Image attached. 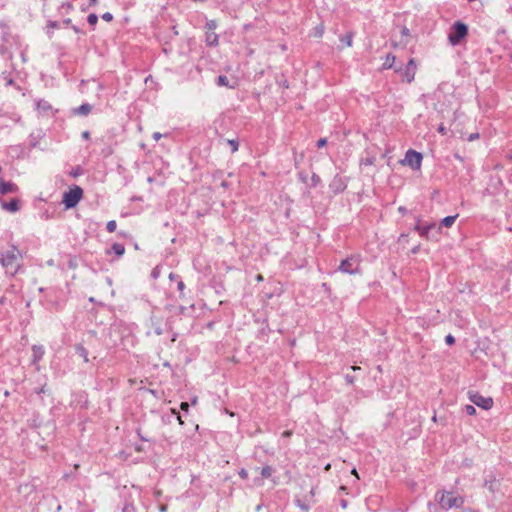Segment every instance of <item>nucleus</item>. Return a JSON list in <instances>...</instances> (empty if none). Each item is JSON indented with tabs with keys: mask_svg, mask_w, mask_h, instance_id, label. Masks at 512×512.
<instances>
[{
	"mask_svg": "<svg viewBox=\"0 0 512 512\" xmlns=\"http://www.w3.org/2000/svg\"><path fill=\"white\" fill-rule=\"evenodd\" d=\"M408 33V29L407 28H404L403 29V34H407Z\"/></svg>",
	"mask_w": 512,
	"mask_h": 512,
	"instance_id": "nucleus-56",
	"label": "nucleus"
},
{
	"mask_svg": "<svg viewBox=\"0 0 512 512\" xmlns=\"http://www.w3.org/2000/svg\"><path fill=\"white\" fill-rule=\"evenodd\" d=\"M89 137H90V133H89V131H84V132L82 133V138H83V139H86V140H87V139H89Z\"/></svg>",
	"mask_w": 512,
	"mask_h": 512,
	"instance_id": "nucleus-44",
	"label": "nucleus"
},
{
	"mask_svg": "<svg viewBox=\"0 0 512 512\" xmlns=\"http://www.w3.org/2000/svg\"><path fill=\"white\" fill-rule=\"evenodd\" d=\"M180 408L183 410V411H188V408H189V404L187 402H182L181 405H180Z\"/></svg>",
	"mask_w": 512,
	"mask_h": 512,
	"instance_id": "nucleus-41",
	"label": "nucleus"
},
{
	"mask_svg": "<svg viewBox=\"0 0 512 512\" xmlns=\"http://www.w3.org/2000/svg\"><path fill=\"white\" fill-rule=\"evenodd\" d=\"M22 254L20 250L11 245L7 248H0V265L5 269V272L14 276L21 268Z\"/></svg>",
	"mask_w": 512,
	"mask_h": 512,
	"instance_id": "nucleus-1",
	"label": "nucleus"
},
{
	"mask_svg": "<svg viewBox=\"0 0 512 512\" xmlns=\"http://www.w3.org/2000/svg\"><path fill=\"white\" fill-rule=\"evenodd\" d=\"M297 504H298V506H299L302 510H304V511H308V510H309V506H308V505H306V504H302L299 500L297 501Z\"/></svg>",
	"mask_w": 512,
	"mask_h": 512,
	"instance_id": "nucleus-39",
	"label": "nucleus"
},
{
	"mask_svg": "<svg viewBox=\"0 0 512 512\" xmlns=\"http://www.w3.org/2000/svg\"><path fill=\"white\" fill-rule=\"evenodd\" d=\"M469 399L473 404L485 410H489L493 406L492 398L484 397L479 393H469Z\"/></svg>",
	"mask_w": 512,
	"mask_h": 512,
	"instance_id": "nucleus-8",
	"label": "nucleus"
},
{
	"mask_svg": "<svg viewBox=\"0 0 512 512\" xmlns=\"http://www.w3.org/2000/svg\"><path fill=\"white\" fill-rule=\"evenodd\" d=\"M173 413L176 415L177 419L179 420L180 424H182V420H181V417L179 415V413H177L175 410H173Z\"/></svg>",
	"mask_w": 512,
	"mask_h": 512,
	"instance_id": "nucleus-46",
	"label": "nucleus"
},
{
	"mask_svg": "<svg viewBox=\"0 0 512 512\" xmlns=\"http://www.w3.org/2000/svg\"><path fill=\"white\" fill-rule=\"evenodd\" d=\"M467 33V25L460 21H457L453 24L451 32L448 35L449 42L452 45H457L467 35Z\"/></svg>",
	"mask_w": 512,
	"mask_h": 512,
	"instance_id": "nucleus-5",
	"label": "nucleus"
},
{
	"mask_svg": "<svg viewBox=\"0 0 512 512\" xmlns=\"http://www.w3.org/2000/svg\"><path fill=\"white\" fill-rule=\"evenodd\" d=\"M164 332V325L162 321H160L156 317H151V328L147 332L148 335L154 334V335H162Z\"/></svg>",
	"mask_w": 512,
	"mask_h": 512,
	"instance_id": "nucleus-11",
	"label": "nucleus"
},
{
	"mask_svg": "<svg viewBox=\"0 0 512 512\" xmlns=\"http://www.w3.org/2000/svg\"><path fill=\"white\" fill-rule=\"evenodd\" d=\"M44 355V348L40 345H34L32 347V362L33 364H36L39 362Z\"/></svg>",
	"mask_w": 512,
	"mask_h": 512,
	"instance_id": "nucleus-15",
	"label": "nucleus"
},
{
	"mask_svg": "<svg viewBox=\"0 0 512 512\" xmlns=\"http://www.w3.org/2000/svg\"><path fill=\"white\" fill-rule=\"evenodd\" d=\"M111 250L118 256H122L125 252V247L120 243H114L111 246Z\"/></svg>",
	"mask_w": 512,
	"mask_h": 512,
	"instance_id": "nucleus-22",
	"label": "nucleus"
},
{
	"mask_svg": "<svg viewBox=\"0 0 512 512\" xmlns=\"http://www.w3.org/2000/svg\"><path fill=\"white\" fill-rule=\"evenodd\" d=\"M18 191V186L12 182H6L2 177H0V194L6 195L8 193H16Z\"/></svg>",
	"mask_w": 512,
	"mask_h": 512,
	"instance_id": "nucleus-12",
	"label": "nucleus"
},
{
	"mask_svg": "<svg viewBox=\"0 0 512 512\" xmlns=\"http://www.w3.org/2000/svg\"><path fill=\"white\" fill-rule=\"evenodd\" d=\"M76 352H77V354H78L80 357H82V358H83V360H84L85 362H88V361H89V358H88V351L85 349V347H84V346H82V345L78 344V345L76 346Z\"/></svg>",
	"mask_w": 512,
	"mask_h": 512,
	"instance_id": "nucleus-20",
	"label": "nucleus"
},
{
	"mask_svg": "<svg viewBox=\"0 0 512 512\" xmlns=\"http://www.w3.org/2000/svg\"><path fill=\"white\" fill-rule=\"evenodd\" d=\"M216 83H217L218 86H226V87H229L231 89L234 88L233 85L229 84V79L226 76H224V75H219L218 78H217Z\"/></svg>",
	"mask_w": 512,
	"mask_h": 512,
	"instance_id": "nucleus-21",
	"label": "nucleus"
},
{
	"mask_svg": "<svg viewBox=\"0 0 512 512\" xmlns=\"http://www.w3.org/2000/svg\"><path fill=\"white\" fill-rule=\"evenodd\" d=\"M83 196V190L79 186H74L63 194V204L66 209L74 208Z\"/></svg>",
	"mask_w": 512,
	"mask_h": 512,
	"instance_id": "nucleus-4",
	"label": "nucleus"
},
{
	"mask_svg": "<svg viewBox=\"0 0 512 512\" xmlns=\"http://www.w3.org/2000/svg\"><path fill=\"white\" fill-rule=\"evenodd\" d=\"M360 264H361V256L359 254H354V255H351V256L347 257L346 259L342 260L339 265L338 270L342 273H346V274H350V275L360 274L361 273Z\"/></svg>",
	"mask_w": 512,
	"mask_h": 512,
	"instance_id": "nucleus-3",
	"label": "nucleus"
},
{
	"mask_svg": "<svg viewBox=\"0 0 512 512\" xmlns=\"http://www.w3.org/2000/svg\"><path fill=\"white\" fill-rule=\"evenodd\" d=\"M87 21H88V23L90 25L94 26L98 22V16L96 14H94V13L89 14L88 18H87Z\"/></svg>",
	"mask_w": 512,
	"mask_h": 512,
	"instance_id": "nucleus-29",
	"label": "nucleus"
},
{
	"mask_svg": "<svg viewBox=\"0 0 512 512\" xmlns=\"http://www.w3.org/2000/svg\"><path fill=\"white\" fill-rule=\"evenodd\" d=\"M282 435L284 437H289L291 435V431H284Z\"/></svg>",
	"mask_w": 512,
	"mask_h": 512,
	"instance_id": "nucleus-48",
	"label": "nucleus"
},
{
	"mask_svg": "<svg viewBox=\"0 0 512 512\" xmlns=\"http://www.w3.org/2000/svg\"><path fill=\"white\" fill-rule=\"evenodd\" d=\"M104 21L110 22L113 19V15L110 12H106L102 15Z\"/></svg>",
	"mask_w": 512,
	"mask_h": 512,
	"instance_id": "nucleus-34",
	"label": "nucleus"
},
{
	"mask_svg": "<svg viewBox=\"0 0 512 512\" xmlns=\"http://www.w3.org/2000/svg\"><path fill=\"white\" fill-rule=\"evenodd\" d=\"M464 410H465V412L468 415H475L476 414V409H475V407L473 405H466Z\"/></svg>",
	"mask_w": 512,
	"mask_h": 512,
	"instance_id": "nucleus-31",
	"label": "nucleus"
},
{
	"mask_svg": "<svg viewBox=\"0 0 512 512\" xmlns=\"http://www.w3.org/2000/svg\"><path fill=\"white\" fill-rule=\"evenodd\" d=\"M177 286L180 291H182L185 288L183 281H179Z\"/></svg>",
	"mask_w": 512,
	"mask_h": 512,
	"instance_id": "nucleus-45",
	"label": "nucleus"
},
{
	"mask_svg": "<svg viewBox=\"0 0 512 512\" xmlns=\"http://www.w3.org/2000/svg\"><path fill=\"white\" fill-rule=\"evenodd\" d=\"M340 504H341L342 508H346L347 507V501L346 500H341Z\"/></svg>",
	"mask_w": 512,
	"mask_h": 512,
	"instance_id": "nucleus-47",
	"label": "nucleus"
},
{
	"mask_svg": "<svg viewBox=\"0 0 512 512\" xmlns=\"http://www.w3.org/2000/svg\"><path fill=\"white\" fill-rule=\"evenodd\" d=\"M375 163V157H368L361 160V165L370 166Z\"/></svg>",
	"mask_w": 512,
	"mask_h": 512,
	"instance_id": "nucleus-30",
	"label": "nucleus"
},
{
	"mask_svg": "<svg viewBox=\"0 0 512 512\" xmlns=\"http://www.w3.org/2000/svg\"><path fill=\"white\" fill-rule=\"evenodd\" d=\"M0 205H1L2 209L6 210L8 212H11V213H15V212L19 211V209H20V203H19V200H17V199H12L9 202L0 200Z\"/></svg>",
	"mask_w": 512,
	"mask_h": 512,
	"instance_id": "nucleus-13",
	"label": "nucleus"
},
{
	"mask_svg": "<svg viewBox=\"0 0 512 512\" xmlns=\"http://www.w3.org/2000/svg\"><path fill=\"white\" fill-rule=\"evenodd\" d=\"M92 110V106L88 103H84L73 110V113L80 116H87Z\"/></svg>",
	"mask_w": 512,
	"mask_h": 512,
	"instance_id": "nucleus-16",
	"label": "nucleus"
},
{
	"mask_svg": "<svg viewBox=\"0 0 512 512\" xmlns=\"http://www.w3.org/2000/svg\"><path fill=\"white\" fill-rule=\"evenodd\" d=\"M36 105H37V109L40 112H48L52 109L50 103L46 100H39V101H37Z\"/></svg>",
	"mask_w": 512,
	"mask_h": 512,
	"instance_id": "nucleus-18",
	"label": "nucleus"
},
{
	"mask_svg": "<svg viewBox=\"0 0 512 512\" xmlns=\"http://www.w3.org/2000/svg\"><path fill=\"white\" fill-rule=\"evenodd\" d=\"M262 279H263V277H262L261 275H258V276H257V280H258V281H261Z\"/></svg>",
	"mask_w": 512,
	"mask_h": 512,
	"instance_id": "nucleus-55",
	"label": "nucleus"
},
{
	"mask_svg": "<svg viewBox=\"0 0 512 512\" xmlns=\"http://www.w3.org/2000/svg\"><path fill=\"white\" fill-rule=\"evenodd\" d=\"M340 489L342 490V492H345L346 487L345 486H341Z\"/></svg>",
	"mask_w": 512,
	"mask_h": 512,
	"instance_id": "nucleus-57",
	"label": "nucleus"
},
{
	"mask_svg": "<svg viewBox=\"0 0 512 512\" xmlns=\"http://www.w3.org/2000/svg\"><path fill=\"white\" fill-rule=\"evenodd\" d=\"M422 229H423V225H421L420 222L418 221L414 227V230L417 231L420 236H422V231H423Z\"/></svg>",
	"mask_w": 512,
	"mask_h": 512,
	"instance_id": "nucleus-37",
	"label": "nucleus"
},
{
	"mask_svg": "<svg viewBox=\"0 0 512 512\" xmlns=\"http://www.w3.org/2000/svg\"><path fill=\"white\" fill-rule=\"evenodd\" d=\"M205 28L206 32H214L217 28V22L215 20H209L206 22Z\"/></svg>",
	"mask_w": 512,
	"mask_h": 512,
	"instance_id": "nucleus-26",
	"label": "nucleus"
},
{
	"mask_svg": "<svg viewBox=\"0 0 512 512\" xmlns=\"http://www.w3.org/2000/svg\"><path fill=\"white\" fill-rule=\"evenodd\" d=\"M260 473L263 478H270L273 474V468L269 465H266L261 469Z\"/></svg>",
	"mask_w": 512,
	"mask_h": 512,
	"instance_id": "nucleus-24",
	"label": "nucleus"
},
{
	"mask_svg": "<svg viewBox=\"0 0 512 512\" xmlns=\"http://www.w3.org/2000/svg\"><path fill=\"white\" fill-rule=\"evenodd\" d=\"M21 117L17 114H7L4 113L2 108H0V129H4L9 127V121L18 123L20 122Z\"/></svg>",
	"mask_w": 512,
	"mask_h": 512,
	"instance_id": "nucleus-10",
	"label": "nucleus"
},
{
	"mask_svg": "<svg viewBox=\"0 0 512 512\" xmlns=\"http://www.w3.org/2000/svg\"><path fill=\"white\" fill-rule=\"evenodd\" d=\"M351 370L357 371V370H360V367L359 366H351Z\"/></svg>",
	"mask_w": 512,
	"mask_h": 512,
	"instance_id": "nucleus-51",
	"label": "nucleus"
},
{
	"mask_svg": "<svg viewBox=\"0 0 512 512\" xmlns=\"http://www.w3.org/2000/svg\"><path fill=\"white\" fill-rule=\"evenodd\" d=\"M422 236L428 240L438 241L441 233V226L436 227L435 223L423 225Z\"/></svg>",
	"mask_w": 512,
	"mask_h": 512,
	"instance_id": "nucleus-9",
	"label": "nucleus"
},
{
	"mask_svg": "<svg viewBox=\"0 0 512 512\" xmlns=\"http://www.w3.org/2000/svg\"><path fill=\"white\" fill-rule=\"evenodd\" d=\"M4 303V298H1L0 299V304H3Z\"/></svg>",
	"mask_w": 512,
	"mask_h": 512,
	"instance_id": "nucleus-59",
	"label": "nucleus"
},
{
	"mask_svg": "<svg viewBox=\"0 0 512 512\" xmlns=\"http://www.w3.org/2000/svg\"><path fill=\"white\" fill-rule=\"evenodd\" d=\"M227 143L231 146L232 152H236L239 148V143L235 139H229L227 140Z\"/></svg>",
	"mask_w": 512,
	"mask_h": 512,
	"instance_id": "nucleus-28",
	"label": "nucleus"
},
{
	"mask_svg": "<svg viewBox=\"0 0 512 512\" xmlns=\"http://www.w3.org/2000/svg\"><path fill=\"white\" fill-rule=\"evenodd\" d=\"M323 33H324V28H323L322 25L316 27L315 30H314V36L315 37H322Z\"/></svg>",
	"mask_w": 512,
	"mask_h": 512,
	"instance_id": "nucleus-32",
	"label": "nucleus"
},
{
	"mask_svg": "<svg viewBox=\"0 0 512 512\" xmlns=\"http://www.w3.org/2000/svg\"><path fill=\"white\" fill-rule=\"evenodd\" d=\"M206 44L208 46H217L218 41V35L215 32H206Z\"/></svg>",
	"mask_w": 512,
	"mask_h": 512,
	"instance_id": "nucleus-17",
	"label": "nucleus"
},
{
	"mask_svg": "<svg viewBox=\"0 0 512 512\" xmlns=\"http://www.w3.org/2000/svg\"><path fill=\"white\" fill-rule=\"evenodd\" d=\"M402 163L409 165L414 170H419L422 163V154L409 149L405 154V159Z\"/></svg>",
	"mask_w": 512,
	"mask_h": 512,
	"instance_id": "nucleus-6",
	"label": "nucleus"
},
{
	"mask_svg": "<svg viewBox=\"0 0 512 512\" xmlns=\"http://www.w3.org/2000/svg\"><path fill=\"white\" fill-rule=\"evenodd\" d=\"M161 138H162V134L161 133H159V132H154L153 133V139L154 140L158 141Z\"/></svg>",
	"mask_w": 512,
	"mask_h": 512,
	"instance_id": "nucleus-42",
	"label": "nucleus"
},
{
	"mask_svg": "<svg viewBox=\"0 0 512 512\" xmlns=\"http://www.w3.org/2000/svg\"><path fill=\"white\" fill-rule=\"evenodd\" d=\"M352 38H353V34L348 33L345 36H341L340 41L345 43L346 46L351 47L352 46Z\"/></svg>",
	"mask_w": 512,
	"mask_h": 512,
	"instance_id": "nucleus-25",
	"label": "nucleus"
},
{
	"mask_svg": "<svg viewBox=\"0 0 512 512\" xmlns=\"http://www.w3.org/2000/svg\"><path fill=\"white\" fill-rule=\"evenodd\" d=\"M340 489L342 490V492H345L346 487L345 486H341Z\"/></svg>",
	"mask_w": 512,
	"mask_h": 512,
	"instance_id": "nucleus-58",
	"label": "nucleus"
},
{
	"mask_svg": "<svg viewBox=\"0 0 512 512\" xmlns=\"http://www.w3.org/2000/svg\"><path fill=\"white\" fill-rule=\"evenodd\" d=\"M432 419H433V421H436L437 420L436 415H434Z\"/></svg>",
	"mask_w": 512,
	"mask_h": 512,
	"instance_id": "nucleus-60",
	"label": "nucleus"
},
{
	"mask_svg": "<svg viewBox=\"0 0 512 512\" xmlns=\"http://www.w3.org/2000/svg\"><path fill=\"white\" fill-rule=\"evenodd\" d=\"M117 228V223L115 220H110L107 222L106 229L109 233H113Z\"/></svg>",
	"mask_w": 512,
	"mask_h": 512,
	"instance_id": "nucleus-27",
	"label": "nucleus"
},
{
	"mask_svg": "<svg viewBox=\"0 0 512 512\" xmlns=\"http://www.w3.org/2000/svg\"><path fill=\"white\" fill-rule=\"evenodd\" d=\"M418 250H419V246L414 247V248L412 249V253H414V254H415V253H417V252H418Z\"/></svg>",
	"mask_w": 512,
	"mask_h": 512,
	"instance_id": "nucleus-52",
	"label": "nucleus"
},
{
	"mask_svg": "<svg viewBox=\"0 0 512 512\" xmlns=\"http://www.w3.org/2000/svg\"><path fill=\"white\" fill-rule=\"evenodd\" d=\"M439 132H441V133H443V134H444V132H445V128H444L443 126H440V127H439Z\"/></svg>",
	"mask_w": 512,
	"mask_h": 512,
	"instance_id": "nucleus-53",
	"label": "nucleus"
},
{
	"mask_svg": "<svg viewBox=\"0 0 512 512\" xmlns=\"http://www.w3.org/2000/svg\"><path fill=\"white\" fill-rule=\"evenodd\" d=\"M329 186H330V189H331L335 194H337V193H340V192L344 191V190H345V188H346V184L344 183V181L342 180V178H341V177H339V176H335V177L333 178V180L331 181V183H330V185H329Z\"/></svg>",
	"mask_w": 512,
	"mask_h": 512,
	"instance_id": "nucleus-14",
	"label": "nucleus"
},
{
	"mask_svg": "<svg viewBox=\"0 0 512 512\" xmlns=\"http://www.w3.org/2000/svg\"><path fill=\"white\" fill-rule=\"evenodd\" d=\"M326 144H327V139H326V138H320V139L317 141V147H318V148H322V147H324Z\"/></svg>",
	"mask_w": 512,
	"mask_h": 512,
	"instance_id": "nucleus-36",
	"label": "nucleus"
},
{
	"mask_svg": "<svg viewBox=\"0 0 512 512\" xmlns=\"http://www.w3.org/2000/svg\"><path fill=\"white\" fill-rule=\"evenodd\" d=\"M478 137H479L478 133L471 134V135H469L468 140L473 141V140L477 139Z\"/></svg>",
	"mask_w": 512,
	"mask_h": 512,
	"instance_id": "nucleus-43",
	"label": "nucleus"
},
{
	"mask_svg": "<svg viewBox=\"0 0 512 512\" xmlns=\"http://www.w3.org/2000/svg\"><path fill=\"white\" fill-rule=\"evenodd\" d=\"M445 342L448 344V345H452L455 343V338L449 334L445 337Z\"/></svg>",
	"mask_w": 512,
	"mask_h": 512,
	"instance_id": "nucleus-35",
	"label": "nucleus"
},
{
	"mask_svg": "<svg viewBox=\"0 0 512 512\" xmlns=\"http://www.w3.org/2000/svg\"><path fill=\"white\" fill-rule=\"evenodd\" d=\"M395 60H396V57L393 54H391V53L387 54L385 62L383 63V68L384 69L392 68L395 63Z\"/></svg>",
	"mask_w": 512,
	"mask_h": 512,
	"instance_id": "nucleus-19",
	"label": "nucleus"
},
{
	"mask_svg": "<svg viewBox=\"0 0 512 512\" xmlns=\"http://www.w3.org/2000/svg\"><path fill=\"white\" fill-rule=\"evenodd\" d=\"M351 473H352L353 475H355L357 478H359L358 473H357V470H356L355 468H354V469H352Z\"/></svg>",
	"mask_w": 512,
	"mask_h": 512,
	"instance_id": "nucleus-49",
	"label": "nucleus"
},
{
	"mask_svg": "<svg viewBox=\"0 0 512 512\" xmlns=\"http://www.w3.org/2000/svg\"><path fill=\"white\" fill-rule=\"evenodd\" d=\"M456 218H457V215L447 216L442 219L441 225L444 227H451L454 224Z\"/></svg>",
	"mask_w": 512,
	"mask_h": 512,
	"instance_id": "nucleus-23",
	"label": "nucleus"
},
{
	"mask_svg": "<svg viewBox=\"0 0 512 512\" xmlns=\"http://www.w3.org/2000/svg\"><path fill=\"white\" fill-rule=\"evenodd\" d=\"M417 65L414 59H410L406 66L402 69H396V72H399L406 82L410 83L414 80L416 74Z\"/></svg>",
	"mask_w": 512,
	"mask_h": 512,
	"instance_id": "nucleus-7",
	"label": "nucleus"
},
{
	"mask_svg": "<svg viewBox=\"0 0 512 512\" xmlns=\"http://www.w3.org/2000/svg\"><path fill=\"white\" fill-rule=\"evenodd\" d=\"M398 210H399V212H401V213H405V212H406V209H405L404 207H402V206H400V207L398 208Z\"/></svg>",
	"mask_w": 512,
	"mask_h": 512,
	"instance_id": "nucleus-50",
	"label": "nucleus"
},
{
	"mask_svg": "<svg viewBox=\"0 0 512 512\" xmlns=\"http://www.w3.org/2000/svg\"><path fill=\"white\" fill-rule=\"evenodd\" d=\"M239 475L241 478L245 479L248 477V472L245 470V469H242L240 472H239Z\"/></svg>",
	"mask_w": 512,
	"mask_h": 512,
	"instance_id": "nucleus-40",
	"label": "nucleus"
},
{
	"mask_svg": "<svg viewBox=\"0 0 512 512\" xmlns=\"http://www.w3.org/2000/svg\"><path fill=\"white\" fill-rule=\"evenodd\" d=\"M435 500L439 503L441 508L445 510L459 508L464 503L463 497L456 495L453 492H437Z\"/></svg>",
	"mask_w": 512,
	"mask_h": 512,
	"instance_id": "nucleus-2",
	"label": "nucleus"
},
{
	"mask_svg": "<svg viewBox=\"0 0 512 512\" xmlns=\"http://www.w3.org/2000/svg\"><path fill=\"white\" fill-rule=\"evenodd\" d=\"M90 1V5H96L97 4V0H89Z\"/></svg>",
	"mask_w": 512,
	"mask_h": 512,
	"instance_id": "nucleus-54",
	"label": "nucleus"
},
{
	"mask_svg": "<svg viewBox=\"0 0 512 512\" xmlns=\"http://www.w3.org/2000/svg\"><path fill=\"white\" fill-rule=\"evenodd\" d=\"M311 182L312 186H317L321 182V179L317 174L314 173L311 177Z\"/></svg>",
	"mask_w": 512,
	"mask_h": 512,
	"instance_id": "nucleus-33",
	"label": "nucleus"
},
{
	"mask_svg": "<svg viewBox=\"0 0 512 512\" xmlns=\"http://www.w3.org/2000/svg\"><path fill=\"white\" fill-rule=\"evenodd\" d=\"M345 380H346V382H347L348 384H350V385H351V384H353V383H354L355 378H354L353 376H351V375H346V376H345Z\"/></svg>",
	"mask_w": 512,
	"mask_h": 512,
	"instance_id": "nucleus-38",
	"label": "nucleus"
}]
</instances>
